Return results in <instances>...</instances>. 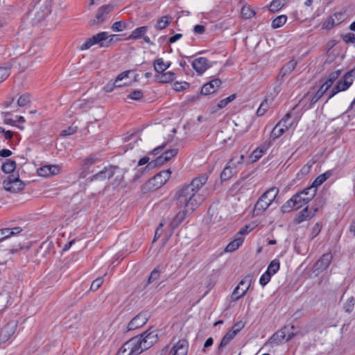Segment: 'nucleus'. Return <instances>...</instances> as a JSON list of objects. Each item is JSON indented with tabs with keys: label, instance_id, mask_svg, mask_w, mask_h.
I'll return each mask as SVG.
<instances>
[{
	"label": "nucleus",
	"instance_id": "nucleus-56",
	"mask_svg": "<svg viewBox=\"0 0 355 355\" xmlns=\"http://www.w3.org/2000/svg\"><path fill=\"white\" fill-rule=\"evenodd\" d=\"M77 126H73V125H71L69 127H68L67 129L62 130L60 133V135L62 136H69V135H73L74 133L76 132L77 131Z\"/></svg>",
	"mask_w": 355,
	"mask_h": 355
},
{
	"label": "nucleus",
	"instance_id": "nucleus-59",
	"mask_svg": "<svg viewBox=\"0 0 355 355\" xmlns=\"http://www.w3.org/2000/svg\"><path fill=\"white\" fill-rule=\"evenodd\" d=\"M11 116L12 114L10 112H7L3 113V121L6 124L14 125L15 121L12 119Z\"/></svg>",
	"mask_w": 355,
	"mask_h": 355
},
{
	"label": "nucleus",
	"instance_id": "nucleus-25",
	"mask_svg": "<svg viewBox=\"0 0 355 355\" xmlns=\"http://www.w3.org/2000/svg\"><path fill=\"white\" fill-rule=\"evenodd\" d=\"M250 285H245L243 280L241 281L239 284L234 288L232 298L233 300H238L240 297L244 296L249 288Z\"/></svg>",
	"mask_w": 355,
	"mask_h": 355
},
{
	"label": "nucleus",
	"instance_id": "nucleus-42",
	"mask_svg": "<svg viewBox=\"0 0 355 355\" xmlns=\"http://www.w3.org/2000/svg\"><path fill=\"white\" fill-rule=\"evenodd\" d=\"M340 70H336L330 73L328 78L324 83L326 84L327 85H328V86L330 87L333 83L340 76Z\"/></svg>",
	"mask_w": 355,
	"mask_h": 355
},
{
	"label": "nucleus",
	"instance_id": "nucleus-7",
	"mask_svg": "<svg viewBox=\"0 0 355 355\" xmlns=\"http://www.w3.org/2000/svg\"><path fill=\"white\" fill-rule=\"evenodd\" d=\"M3 185L7 191L17 193L24 189L25 184L19 179V175L12 174L3 180Z\"/></svg>",
	"mask_w": 355,
	"mask_h": 355
},
{
	"label": "nucleus",
	"instance_id": "nucleus-15",
	"mask_svg": "<svg viewBox=\"0 0 355 355\" xmlns=\"http://www.w3.org/2000/svg\"><path fill=\"white\" fill-rule=\"evenodd\" d=\"M148 29V26H141L135 30H134L130 35L128 37V40H138L140 38H143L146 43L153 44V42L150 41V38L148 36H145L147 31Z\"/></svg>",
	"mask_w": 355,
	"mask_h": 355
},
{
	"label": "nucleus",
	"instance_id": "nucleus-19",
	"mask_svg": "<svg viewBox=\"0 0 355 355\" xmlns=\"http://www.w3.org/2000/svg\"><path fill=\"white\" fill-rule=\"evenodd\" d=\"M332 260V255L331 253L324 254L315 263L314 268L315 270H324L328 268Z\"/></svg>",
	"mask_w": 355,
	"mask_h": 355
},
{
	"label": "nucleus",
	"instance_id": "nucleus-12",
	"mask_svg": "<svg viewBox=\"0 0 355 355\" xmlns=\"http://www.w3.org/2000/svg\"><path fill=\"white\" fill-rule=\"evenodd\" d=\"M222 81L219 78H214L205 83L201 88L200 94L207 96L216 92L220 87Z\"/></svg>",
	"mask_w": 355,
	"mask_h": 355
},
{
	"label": "nucleus",
	"instance_id": "nucleus-3",
	"mask_svg": "<svg viewBox=\"0 0 355 355\" xmlns=\"http://www.w3.org/2000/svg\"><path fill=\"white\" fill-rule=\"evenodd\" d=\"M317 189L314 187H308L302 191L295 193L290 200H288L282 207L286 211L288 209H298L304 205L309 202L316 195Z\"/></svg>",
	"mask_w": 355,
	"mask_h": 355
},
{
	"label": "nucleus",
	"instance_id": "nucleus-40",
	"mask_svg": "<svg viewBox=\"0 0 355 355\" xmlns=\"http://www.w3.org/2000/svg\"><path fill=\"white\" fill-rule=\"evenodd\" d=\"M291 114L287 113L284 117L279 122V123L283 126L286 130L293 125V121H291Z\"/></svg>",
	"mask_w": 355,
	"mask_h": 355
},
{
	"label": "nucleus",
	"instance_id": "nucleus-16",
	"mask_svg": "<svg viewBox=\"0 0 355 355\" xmlns=\"http://www.w3.org/2000/svg\"><path fill=\"white\" fill-rule=\"evenodd\" d=\"M188 342L184 340H180L171 349L170 355H187Z\"/></svg>",
	"mask_w": 355,
	"mask_h": 355
},
{
	"label": "nucleus",
	"instance_id": "nucleus-39",
	"mask_svg": "<svg viewBox=\"0 0 355 355\" xmlns=\"http://www.w3.org/2000/svg\"><path fill=\"white\" fill-rule=\"evenodd\" d=\"M279 261L275 259L270 261L266 271L268 272L270 275H273L279 270Z\"/></svg>",
	"mask_w": 355,
	"mask_h": 355
},
{
	"label": "nucleus",
	"instance_id": "nucleus-48",
	"mask_svg": "<svg viewBox=\"0 0 355 355\" xmlns=\"http://www.w3.org/2000/svg\"><path fill=\"white\" fill-rule=\"evenodd\" d=\"M322 229V223L320 222L316 223L312 228V230L310 234L311 239H313L315 238L319 233L320 232Z\"/></svg>",
	"mask_w": 355,
	"mask_h": 355
},
{
	"label": "nucleus",
	"instance_id": "nucleus-28",
	"mask_svg": "<svg viewBox=\"0 0 355 355\" xmlns=\"http://www.w3.org/2000/svg\"><path fill=\"white\" fill-rule=\"evenodd\" d=\"M272 101V97L269 98L268 96H266L264 100L260 104L258 110H257V115L258 116H263L269 109Z\"/></svg>",
	"mask_w": 355,
	"mask_h": 355
},
{
	"label": "nucleus",
	"instance_id": "nucleus-63",
	"mask_svg": "<svg viewBox=\"0 0 355 355\" xmlns=\"http://www.w3.org/2000/svg\"><path fill=\"white\" fill-rule=\"evenodd\" d=\"M336 23L334 19L331 17L323 24V28L329 29L335 26Z\"/></svg>",
	"mask_w": 355,
	"mask_h": 355
},
{
	"label": "nucleus",
	"instance_id": "nucleus-44",
	"mask_svg": "<svg viewBox=\"0 0 355 355\" xmlns=\"http://www.w3.org/2000/svg\"><path fill=\"white\" fill-rule=\"evenodd\" d=\"M131 71H130V70L125 71L121 73L119 75H118L117 77L116 78V80H115V82H114L115 85L116 87H122V86L128 85V83H124L122 85V84H119V82L121 81L122 80H123L125 78H128V74Z\"/></svg>",
	"mask_w": 355,
	"mask_h": 355
},
{
	"label": "nucleus",
	"instance_id": "nucleus-14",
	"mask_svg": "<svg viewBox=\"0 0 355 355\" xmlns=\"http://www.w3.org/2000/svg\"><path fill=\"white\" fill-rule=\"evenodd\" d=\"M23 232V228L19 226L14 227L3 228L0 230V241L5 239L17 236Z\"/></svg>",
	"mask_w": 355,
	"mask_h": 355
},
{
	"label": "nucleus",
	"instance_id": "nucleus-35",
	"mask_svg": "<svg viewBox=\"0 0 355 355\" xmlns=\"http://www.w3.org/2000/svg\"><path fill=\"white\" fill-rule=\"evenodd\" d=\"M171 17L168 16H163L160 17L155 25V28L157 30H162L167 27L171 23Z\"/></svg>",
	"mask_w": 355,
	"mask_h": 355
},
{
	"label": "nucleus",
	"instance_id": "nucleus-30",
	"mask_svg": "<svg viewBox=\"0 0 355 355\" xmlns=\"http://www.w3.org/2000/svg\"><path fill=\"white\" fill-rule=\"evenodd\" d=\"M59 171L58 167L56 166L49 165L41 167L40 169V175L47 176L50 175L57 174Z\"/></svg>",
	"mask_w": 355,
	"mask_h": 355
},
{
	"label": "nucleus",
	"instance_id": "nucleus-54",
	"mask_svg": "<svg viewBox=\"0 0 355 355\" xmlns=\"http://www.w3.org/2000/svg\"><path fill=\"white\" fill-rule=\"evenodd\" d=\"M342 39L347 44H355V34L352 33H348L345 35H343Z\"/></svg>",
	"mask_w": 355,
	"mask_h": 355
},
{
	"label": "nucleus",
	"instance_id": "nucleus-22",
	"mask_svg": "<svg viewBox=\"0 0 355 355\" xmlns=\"http://www.w3.org/2000/svg\"><path fill=\"white\" fill-rule=\"evenodd\" d=\"M92 107V102L87 99H79L74 102L71 108L76 112H87Z\"/></svg>",
	"mask_w": 355,
	"mask_h": 355
},
{
	"label": "nucleus",
	"instance_id": "nucleus-27",
	"mask_svg": "<svg viewBox=\"0 0 355 355\" xmlns=\"http://www.w3.org/2000/svg\"><path fill=\"white\" fill-rule=\"evenodd\" d=\"M297 61L295 60H291L285 64L281 71L279 72V77L282 79L284 76L290 74L297 66Z\"/></svg>",
	"mask_w": 355,
	"mask_h": 355
},
{
	"label": "nucleus",
	"instance_id": "nucleus-53",
	"mask_svg": "<svg viewBox=\"0 0 355 355\" xmlns=\"http://www.w3.org/2000/svg\"><path fill=\"white\" fill-rule=\"evenodd\" d=\"M355 304V300L353 297H349L346 304H345V311L347 313H351L352 310L354 309Z\"/></svg>",
	"mask_w": 355,
	"mask_h": 355
},
{
	"label": "nucleus",
	"instance_id": "nucleus-62",
	"mask_svg": "<svg viewBox=\"0 0 355 355\" xmlns=\"http://www.w3.org/2000/svg\"><path fill=\"white\" fill-rule=\"evenodd\" d=\"M322 96L318 92L311 97L310 99V107H311L315 103H316Z\"/></svg>",
	"mask_w": 355,
	"mask_h": 355
},
{
	"label": "nucleus",
	"instance_id": "nucleus-50",
	"mask_svg": "<svg viewBox=\"0 0 355 355\" xmlns=\"http://www.w3.org/2000/svg\"><path fill=\"white\" fill-rule=\"evenodd\" d=\"M149 166H150V164L144 168L136 169L135 173L132 178V182H135L137 181L144 175V173L146 171H148Z\"/></svg>",
	"mask_w": 355,
	"mask_h": 355
},
{
	"label": "nucleus",
	"instance_id": "nucleus-38",
	"mask_svg": "<svg viewBox=\"0 0 355 355\" xmlns=\"http://www.w3.org/2000/svg\"><path fill=\"white\" fill-rule=\"evenodd\" d=\"M241 13L242 17L246 19H251L255 15V11L248 6H243Z\"/></svg>",
	"mask_w": 355,
	"mask_h": 355
},
{
	"label": "nucleus",
	"instance_id": "nucleus-55",
	"mask_svg": "<svg viewBox=\"0 0 355 355\" xmlns=\"http://www.w3.org/2000/svg\"><path fill=\"white\" fill-rule=\"evenodd\" d=\"M107 39L106 44H107V47L110 46L112 44L117 42L119 40L118 35H110L107 32Z\"/></svg>",
	"mask_w": 355,
	"mask_h": 355
},
{
	"label": "nucleus",
	"instance_id": "nucleus-37",
	"mask_svg": "<svg viewBox=\"0 0 355 355\" xmlns=\"http://www.w3.org/2000/svg\"><path fill=\"white\" fill-rule=\"evenodd\" d=\"M237 173L235 172L232 168H230L229 166L225 167L220 174V178L223 181H226L230 179L233 175H236Z\"/></svg>",
	"mask_w": 355,
	"mask_h": 355
},
{
	"label": "nucleus",
	"instance_id": "nucleus-45",
	"mask_svg": "<svg viewBox=\"0 0 355 355\" xmlns=\"http://www.w3.org/2000/svg\"><path fill=\"white\" fill-rule=\"evenodd\" d=\"M31 102L30 95L25 94L21 95L17 100V105L19 107H24Z\"/></svg>",
	"mask_w": 355,
	"mask_h": 355
},
{
	"label": "nucleus",
	"instance_id": "nucleus-61",
	"mask_svg": "<svg viewBox=\"0 0 355 355\" xmlns=\"http://www.w3.org/2000/svg\"><path fill=\"white\" fill-rule=\"evenodd\" d=\"M325 180L323 179L321 175H318L315 180L313 181V184L310 187H314V188H316L318 186H320L323 182H324Z\"/></svg>",
	"mask_w": 355,
	"mask_h": 355
},
{
	"label": "nucleus",
	"instance_id": "nucleus-33",
	"mask_svg": "<svg viewBox=\"0 0 355 355\" xmlns=\"http://www.w3.org/2000/svg\"><path fill=\"white\" fill-rule=\"evenodd\" d=\"M162 270H163V267L160 265H159L156 268H155L154 270L151 272L150 276L148 277V284H152L153 282H154L155 281L158 279Z\"/></svg>",
	"mask_w": 355,
	"mask_h": 355
},
{
	"label": "nucleus",
	"instance_id": "nucleus-26",
	"mask_svg": "<svg viewBox=\"0 0 355 355\" xmlns=\"http://www.w3.org/2000/svg\"><path fill=\"white\" fill-rule=\"evenodd\" d=\"M175 78V73L171 71L162 72L155 76L156 80L161 83H171L173 81Z\"/></svg>",
	"mask_w": 355,
	"mask_h": 355
},
{
	"label": "nucleus",
	"instance_id": "nucleus-32",
	"mask_svg": "<svg viewBox=\"0 0 355 355\" xmlns=\"http://www.w3.org/2000/svg\"><path fill=\"white\" fill-rule=\"evenodd\" d=\"M16 168V162L10 159H7L1 166L2 171L6 173H10Z\"/></svg>",
	"mask_w": 355,
	"mask_h": 355
},
{
	"label": "nucleus",
	"instance_id": "nucleus-2",
	"mask_svg": "<svg viewBox=\"0 0 355 355\" xmlns=\"http://www.w3.org/2000/svg\"><path fill=\"white\" fill-rule=\"evenodd\" d=\"M157 340L158 336L155 331H145L127 341L116 355H139L151 347Z\"/></svg>",
	"mask_w": 355,
	"mask_h": 355
},
{
	"label": "nucleus",
	"instance_id": "nucleus-10",
	"mask_svg": "<svg viewBox=\"0 0 355 355\" xmlns=\"http://www.w3.org/2000/svg\"><path fill=\"white\" fill-rule=\"evenodd\" d=\"M318 209L316 208H309V207H306L303 209L295 218V223L296 224H300L304 221L309 220L312 218L318 212Z\"/></svg>",
	"mask_w": 355,
	"mask_h": 355
},
{
	"label": "nucleus",
	"instance_id": "nucleus-41",
	"mask_svg": "<svg viewBox=\"0 0 355 355\" xmlns=\"http://www.w3.org/2000/svg\"><path fill=\"white\" fill-rule=\"evenodd\" d=\"M287 17L286 15H279L273 19L272 22V27L277 28L282 26L286 21Z\"/></svg>",
	"mask_w": 355,
	"mask_h": 355
},
{
	"label": "nucleus",
	"instance_id": "nucleus-31",
	"mask_svg": "<svg viewBox=\"0 0 355 355\" xmlns=\"http://www.w3.org/2000/svg\"><path fill=\"white\" fill-rule=\"evenodd\" d=\"M170 66V63H164L162 58H158L154 62V69L158 73H162Z\"/></svg>",
	"mask_w": 355,
	"mask_h": 355
},
{
	"label": "nucleus",
	"instance_id": "nucleus-34",
	"mask_svg": "<svg viewBox=\"0 0 355 355\" xmlns=\"http://www.w3.org/2000/svg\"><path fill=\"white\" fill-rule=\"evenodd\" d=\"M286 131V130L278 123L271 131L270 137L272 139H276L281 137Z\"/></svg>",
	"mask_w": 355,
	"mask_h": 355
},
{
	"label": "nucleus",
	"instance_id": "nucleus-51",
	"mask_svg": "<svg viewBox=\"0 0 355 355\" xmlns=\"http://www.w3.org/2000/svg\"><path fill=\"white\" fill-rule=\"evenodd\" d=\"M103 282V277H98L96 278L95 280H94L91 284V286H90V290L92 291H97L100 287L102 285Z\"/></svg>",
	"mask_w": 355,
	"mask_h": 355
},
{
	"label": "nucleus",
	"instance_id": "nucleus-5",
	"mask_svg": "<svg viewBox=\"0 0 355 355\" xmlns=\"http://www.w3.org/2000/svg\"><path fill=\"white\" fill-rule=\"evenodd\" d=\"M171 174L170 169L160 171L143 186V189L150 191L160 188L168 180Z\"/></svg>",
	"mask_w": 355,
	"mask_h": 355
},
{
	"label": "nucleus",
	"instance_id": "nucleus-6",
	"mask_svg": "<svg viewBox=\"0 0 355 355\" xmlns=\"http://www.w3.org/2000/svg\"><path fill=\"white\" fill-rule=\"evenodd\" d=\"M107 37V32H100L87 39L80 46V49L82 51L87 50L95 44H97L100 48H107V44L105 42Z\"/></svg>",
	"mask_w": 355,
	"mask_h": 355
},
{
	"label": "nucleus",
	"instance_id": "nucleus-1",
	"mask_svg": "<svg viewBox=\"0 0 355 355\" xmlns=\"http://www.w3.org/2000/svg\"><path fill=\"white\" fill-rule=\"evenodd\" d=\"M208 175L202 174L192 180L190 184L183 185L176 192V204L184 209L179 211L171 223L172 228H176L184 220L189 211H195L204 201L205 197L200 189L206 184Z\"/></svg>",
	"mask_w": 355,
	"mask_h": 355
},
{
	"label": "nucleus",
	"instance_id": "nucleus-43",
	"mask_svg": "<svg viewBox=\"0 0 355 355\" xmlns=\"http://www.w3.org/2000/svg\"><path fill=\"white\" fill-rule=\"evenodd\" d=\"M144 97L143 92L141 89H136L130 92L127 96V99H131L133 101H140Z\"/></svg>",
	"mask_w": 355,
	"mask_h": 355
},
{
	"label": "nucleus",
	"instance_id": "nucleus-49",
	"mask_svg": "<svg viewBox=\"0 0 355 355\" xmlns=\"http://www.w3.org/2000/svg\"><path fill=\"white\" fill-rule=\"evenodd\" d=\"M236 98V94H232L227 98H225L221 101H219L218 103V107L219 109L225 107L228 103L232 102L233 100H234Z\"/></svg>",
	"mask_w": 355,
	"mask_h": 355
},
{
	"label": "nucleus",
	"instance_id": "nucleus-8",
	"mask_svg": "<svg viewBox=\"0 0 355 355\" xmlns=\"http://www.w3.org/2000/svg\"><path fill=\"white\" fill-rule=\"evenodd\" d=\"M353 70L347 71L340 80L335 87L331 90L329 98H331L334 96L338 94L340 92L347 90L352 84L353 78H352V73Z\"/></svg>",
	"mask_w": 355,
	"mask_h": 355
},
{
	"label": "nucleus",
	"instance_id": "nucleus-4",
	"mask_svg": "<svg viewBox=\"0 0 355 355\" xmlns=\"http://www.w3.org/2000/svg\"><path fill=\"white\" fill-rule=\"evenodd\" d=\"M278 192L279 190L276 187H272L264 192L254 205L253 210L254 215H261L266 211L269 205L275 200Z\"/></svg>",
	"mask_w": 355,
	"mask_h": 355
},
{
	"label": "nucleus",
	"instance_id": "nucleus-47",
	"mask_svg": "<svg viewBox=\"0 0 355 355\" xmlns=\"http://www.w3.org/2000/svg\"><path fill=\"white\" fill-rule=\"evenodd\" d=\"M127 24L123 21H119L114 22L112 26V29L114 31L120 32L126 28Z\"/></svg>",
	"mask_w": 355,
	"mask_h": 355
},
{
	"label": "nucleus",
	"instance_id": "nucleus-29",
	"mask_svg": "<svg viewBox=\"0 0 355 355\" xmlns=\"http://www.w3.org/2000/svg\"><path fill=\"white\" fill-rule=\"evenodd\" d=\"M243 241L244 238L242 236L236 238L226 246L225 251L226 252H232L236 250L243 244Z\"/></svg>",
	"mask_w": 355,
	"mask_h": 355
},
{
	"label": "nucleus",
	"instance_id": "nucleus-9",
	"mask_svg": "<svg viewBox=\"0 0 355 355\" xmlns=\"http://www.w3.org/2000/svg\"><path fill=\"white\" fill-rule=\"evenodd\" d=\"M150 315L148 312H141L134 317L128 325V331L135 330L143 327L148 320Z\"/></svg>",
	"mask_w": 355,
	"mask_h": 355
},
{
	"label": "nucleus",
	"instance_id": "nucleus-18",
	"mask_svg": "<svg viewBox=\"0 0 355 355\" xmlns=\"http://www.w3.org/2000/svg\"><path fill=\"white\" fill-rule=\"evenodd\" d=\"M15 326L8 323L0 330V343H4L8 341L14 334Z\"/></svg>",
	"mask_w": 355,
	"mask_h": 355
},
{
	"label": "nucleus",
	"instance_id": "nucleus-57",
	"mask_svg": "<svg viewBox=\"0 0 355 355\" xmlns=\"http://www.w3.org/2000/svg\"><path fill=\"white\" fill-rule=\"evenodd\" d=\"M189 86V84L187 82L174 83L173 89L177 92L183 91Z\"/></svg>",
	"mask_w": 355,
	"mask_h": 355
},
{
	"label": "nucleus",
	"instance_id": "nucleus-20",
	"mask_svg": "<svg viewBox=\"0 0 355 355\" xmlns=\"http://www.w3.org/2000/svg\"><path fill=\"white\" fill-rule=\"evenodd\" d=\"M118 167L116 166H110L109 168H105L104 170H102L96 174L94 175L92 178V180H103L105 179H110L114 175L115 170Z\"/></svg>",
	"mask_w": 355,
	"mask_h": 355
},
{
	"label": "nucleus",
	"instance_id": "nucleus-64",
	"mask_svg": "<svg viewBox=\"0 0 355 355\" xmlns=\"http://www.w3.org/2000/svg\"><path fill=\"white\" fill-rule=\"evenodd\" d=\"M0 133H3L6 139H10L13 136V132L10 130H6L3 128L0 127Z\"/></svg>",
	"mask_w": 355,
	"mask_h": 355
},
{
	"label": "nucleus",
	"instance_id": "nucleus-58",
	"mask_svg": "<svg viewBox=\"0 0 355 355\" xmlns=\"http://www.w3.org/2000/svg\"><path fill=\"white\" fill-rule=\"evenodd\" d=\"M282 7L280 0H273L270 5V10L272 12L279 10Z\"/></svg>",
	"mask_w": 355,
	"mask_h": 355
},
{
	"label": "nucleus",
	"instance_id": "nucleus-60",
	"mask_svg": "<svg viewBox=\"0 0 355 355\" xmlns=\"http://www.w3.org/2000/svg\"><path fill=\"white\" fill-rule=\"evenodd\" d=\"M283 340L281 339V338L279 336L278 334L276 332L269 339V343L272 344L279 345L280 344Z\"/></svg>",
	"mask_w": 355,
	"mask_h": 355
},
{
	"label": "nucleus",
	"instance_id": "nucleus-17",
	"mask_svg": "<svg viewBox=\"0 0 355 355\" xmlns=\"http://www.w3.org/2000/svg\"><path fill=\"white\" fill-rule=\"evenodd\" d=\"M113 10V6L110 4L100 7L98 10L96 18L93 20V24H99L106 19V15Z\"/></svg>",
	"mask_w": 355,
	"mask_h": 355
},
{
	"label": "nucleus",
	"instance_id": "nucleus-21",
	"mask_svg": "<svg viewBox=\"0 0 355 355\" xmlns=\"http://www.w3.org/2000/svg\"><path fill=\"white\" fill-rule=\"evenodd\" d=\"M238 326V324H235L232 329L227 331L225 335L222 338L220 344L218 345V350L222 349L223 347H226L229 343L235 337V336L237 334V333L239 331L240 329L239 327L237 329H235L236 327Z\"/></svg>",
	"mask_w": 355,
	"mask_h": 355
},
{
	"label": "nucleus",
	"instance_id": "nucleus-11",
	"mask_svg": "<svg viewBox=\"0 0 355 355\" xmlns=\"http://www.w3.org/2000/svg\"><path fill=\"white\" fill-rule=\"evenodd\" d=\"M178 153V148H172L165 151L154 161L150 163L153 166H160L168 162L172 157H175Z\"/></svg>",
	"mask_w": 355,
	"mask_h": 355
},
{
	"label": "nucleus",
	"instance_id": "nucleus-23",
	"mask_svg": "<svg viewBox=\"0 0 355 355\" xmlns=\"http://www.w3.org/2000/svg\"><path fill=\"white\" fill-rule=\"evenodd\" d=\"M245 157L243 155L233 157L227 164L235 172L238 173L243 166Z\"/></svg>",
	"mask_w": 355,
	"mask_h": 355
},
{
	"label": "nucleus",
	"instance_id": "nucleus-24",
	"mask_svg": "<svg viewBox=\"0 0 355 355\" xmlns=\"http://www.w3.org/2000/svg\"><path fill=\"white\" fill-rule=\"evenodd\" d=\"M33 11L35 12V19L37 21L42 20L50 13V10L46 5H41L40 3L35 6Z\"/></svg>",
	"mask_w": 355,
	"mask_h": 355
},
{
	"label": "nucleus",
	"instance_id": "nucleus-13",
	"mask_svg": "<svg viewBox=\"0 0 355 355\" xmlns=\"http://www.w3.org/2000/svg\"><path fill=\"white\" fill-rule=\"evenodd\" d=\"M192 67L198 74H202L211 67V64L208 59L200 57L193 61Z\"/></svg>",
	"mask_w": 355,
	"mask_h": 355
},
{
	"label": "nucleus",
	"instance_id": "nucleus-52",
	"mask_svg": "<svg viewBox=\"0 0 355 355\" xmlns=\"http://www.w3.org/2000/svg\"><path fill=\"white\" fill-rule=\"evenodd\" d=\"M272 276L268 272L266 271L260 277V284L263 286H266L270 281Z\"/></svg>",
	"mask_w": 355,
	"mask_h": 355
},
{
	"label": "nucleus",
	"instance_id": "nucleus-46",
	"mask_svg": "<svg viewBox=\"0 0 355 355\" xmlns=\"http://www.w3.org/2000/svg\"><path fill=\"white\" fill-rule=\"evenodd\" d=\"M10 74V67H0V83L4 81Z\"/></svg>",
	"mask_w": 355,
	"mask_h": 355
},
{
	"label": "nucleus",
	"instance_id": "nucleus-36",
	"mask_svg": "<svg viewBox=\"0 0 355 355\" xmlns=\"http://www.w3.org/2000/svg\"><path fill=\"white\" fill-rule=\"evenodd\" d=\"M277 333L282 340L288 341L294 336V334L293 332L290 333L287 327H283L282 329L277 331Z\"/></svg>",
	"mask_w": 355,
	"mask_h": 355
}]
</instances>
